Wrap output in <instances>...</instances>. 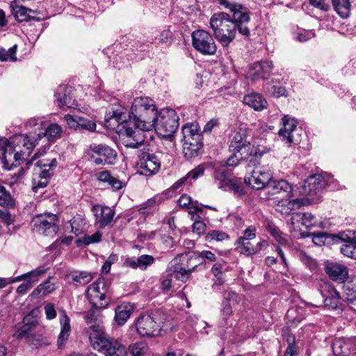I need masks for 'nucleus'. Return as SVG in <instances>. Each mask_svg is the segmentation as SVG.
I'll return each mask as SVG.
<instances>
[{
  "label": "nucleus",
  "mask_w": 356,
  "mask_h": 356,
  "mask_svg": "<svg viewBox=\"0 0 356 356\" xmlns=\"http://www.w3.org/2000/svg\"><path fill=\"white\" fill-rule=\"evenodd\" d=\"M156 115L154 101L147 97H138L129 111L119 107L106 115L105 122L106 127L119 134L122 145L136 149L145 142L144 131L154 128Z\"/></svg>",
  "instance_id": "nucleus-1"
},
{
  "label": "nucleus",
  "mask_w": 356,
  "mask_h": 356,
  "mask_svg": "<svg viewBox=\"0 0 356 356\" xmlns=\"http://www.w3.org/2000/svg\"><path fill=\"white\" fill-rule=\"evenodd\" d=\"M62 133V127L58 124L53 123L44 129L38 128V132L16 136L10 140L0 138V165L8 170H11L24 161L26 165H29L44 152V150L39 151L31 159H28L31 150L40 140L46 139L50 143H54L60 138Z\"/></svg>",
  "instance_id": "nucleus-2"
},
{
  "label": "nucleus",
  "mask_w": 356,
  "mask_h": 356,
  "mask_svg": "<svg viewBox=\"0 0 356 356\" xmlns=\"http://www.w3.org/2000/svg\"><path fill=\"white\" fill-rule=\"evenodd\" d=\"M260 195L265 200L277 199L276 210L282 214H289L309 203L308 199L299 197L298 192L284 179H272Z\"/></svg>",
  "instance_id": "nucleus-3"
},
{
  "label": "nucleus",
  "mask_w": 356,
  "mask_h": 356,
  "mask_svg": "<svg viewBox=\"0 0 356 356\" xmlns=\"http://www.w3.org/2000/svg\"><path fill=\"white\" fill-rule=\"evenodd\" d=\"M229 149L232 155L220 165L235 167L240 161H245L248 165L259 164L260 159L264 151L260 150L247 140V136L244 130L233 131L230 136Z\"/></svg>",
  "instance_id": "nucleus-4"
},
{
  "label": "nucleus",
  "mask_w": 356,
  "mask_h": 356,
  "mask_svg": "<svg viewBox=\"0 0 356 356\" xmlns=\"http://www.w3.org/2000/svg\"><path fill=\"white\" fill-rule=\"evenodd\" d=\"M249 22H237L226 13H215L210 19V26L216 40L223 47H227L235 38L236 31L245 39L249 38Z\"/></svg>",
  "instance_id": "nucleus-5"
},
{
  "label": "nucleus",
  "mask_w": 356,
  "mask_h": 356,
  "mask_svg": "<svg viewBox=\"0 0 356 356\" xmlns=\"http://www.w3.org/2000/svg\"><path fill=\"white\" fill-rule=\"evenodd\" d=\"M108 290L104 279L100 278L88 286L87 296L92 304V308L84 313V319L89 327L92 325H102L101 309L106 307Z\"/></svg>",
  "instance_id": "nucleus-6"
},
{
  "label": "nucleus",
  "mask_w": 356,
  "mask_h": 356,
  "mask_svg": "<svg viewBox=\"0 0 356 356\" xmlns=\"http://www.w3.org/2000/svg\"><path fill=\"white\" fill-rule=\"evenodd\" d=\"M163 314L159 309L140 315L136 321L137 332L141 337H154L159 334Z\"/></svg>",
  "instance_id": "nucleus-7"
},
{
  "label": "nucleus",
  "mask_w": 356,
  "mask_h": 356,
  "mask_svg": "<svg viewBox=\"0 0 356 356\" xmlns=\"http://www.w3.org/2000/svg\"><path fill=\"white\" fill-rule=\"evenodd\" d=\"M179 116L171 108H163L157 113L154 128L161 138H170L179 127Z\"/></svg>",
  "instance_id": "nucleus-8"
},
{
  "label": "nucleus",
  "mask_w": 356,
  "mask_h": 356,
  "mask_svg": "<svg viewBox=\"0 0 356 356\" xmlns=\"http://www.w3.org/2000/svg\"><path fill=\"white\" fill-rule=\"evenodd\" d=\"M47 270L48 268L44 266H40L17 277L8 278L7 282L8 284H11L23 281L16 289V293L19 295H25Z\"/></svg>",
  "instance_id": "nucleus-9"
},
{
  "label": "nucleus",
  "mask_w": 356,
  "mask_h": 356,
  "mask_svg": "<svg viewBox=\"0 0 356 356\" xmlns=\"http://www.w3.org/2000/svg\"><path fill=\"white\" fill-rule=\"evenodd\" d=\"M58 217L54 213H42L32 220L33 229L40 234L53 237L58 230Z\"/></svg>",
  "instance_id": "nucleus-10"
},
{
  "label": "nucleus",
  "mask_w": 356,
  "mask_h": 356,
  "mask_svg": "<svg viewBox=\"0 0 356 356\" xmlns=\"http://www.w3.org/2000/svg\"><path fill=\"white\" fill-rule=\"evenodd\" d=\"M191 38L193 47L201 54L212 56L216 54L217 46L209 32L197 29L192 33Z\"/></svg>",
  "instance_id": "nucleus-11"
},
{
  "label": "nucleus",
  "mask_w": 356,
  "mask_h": 356,
  "mask_svg": "<svg viewBox=\"0 0 356 356\" xmlns=\"http://www.w3.org/2000/svg\"><path fill=\"white\" fill-rule=\"evenodd\" d=\"M163 156L168 157V155L159 152L143 155L137 163L138 172L146 177L156 174L160 169L161 163L163 162Z\"/></svg>",
  "instance_id": "nucleus-12"
},
{
  "label": "nucleus",
  "mask_w": 356,
  "mask_h": 356,
  "mask_svg": "<svg viewBox=\"0 0 356 356\" xmlns=\"http://www.w3.org/2000/svg\"><path fill=\"white\" fill-rule=\"evenodd\" d=\"M257 165H253L254 168L251 175L245 177L244 180L245 184L251 188L260 190L267 187L273 179V173L268 165L257 166Z\"/></svg>",
  "instance_id": "nucleus-13"
},
{
  "label": "nucleus",
  "mask_w": 356,
  "mask_h": 356,
  "mask_svg": "<svg viewBox=\"0 0 356 356\" xmlns=\"http://www.w3.org/2000/svg\"><path fill=\"white\" fill-rule=\"evenodd\" d=\"M91 160L97 165H113L115 163L117 152L105 144H93L90 146Z\"/></svg>",
  "instance_id": "nucleus-14"
},
{
  "label": "nucleus",
  "mask_w": 356,
  "mask_h": 356,
  "mask_svg": "<svg viewBox=\"0 0 356 356\" xmlns=\"http://www.w3.org/2000/svg\"><path fill=\"white\" fill-rule=\"evenodd\" d=\"M334 181V179L330 175H313L304 181L300 193L302 195H312L316 194L326 186L330 185Z\"/></svg>",
  "instance_id": "nucleus-15"
},
{
  "label": "nucleus",
  "mask_w": 356,
  "mask_h": 356,
  "mask_svg": "<svg viewBox=\"0 0 356 356\" xmlns=\"http://www.w3.org/2000/svg\"><path fill=\"white\" fill-rule=\"evenodd\" d=\"M89 340L93 349L103 350L111 340V337L105 332L102 325H92L89 328Z\"/></svg>",
  "instance_id": "nucleus-16"
},
{
  "label": "nucleus",
  "mask_w": 356,
  "mask_h": 356,
  "mask_svg": "<svg viewBox=\"0 0 356 356\" xmlns=\"http://www.w3.org/2000/svg\"><path fill=\"white\" fill-rule=\"evenodd\" d=\"M273 67V62L264 60L250 65L246 74V78L252 81L268 79Z\"/></svg>",
  "instance_id": "nucleus-17"
},
{
  "label": "nucleus",
  "mask_w": 356,
  "mask_h": 356,
  "mask_svg": "<svg viewBox=\"0 0 356 356\" xmlns=\"http://www.w3.org/2000/svg\"><path fill=\"white\" fill-rule=\"evenodd\" d=\"M319 291L324 298L325 306L329 309H337L339 307L340 294L329 282L321 281Z\"/></svg>",
  "instance_id": "nucleus-18"
},
{
  "label": "nucleus",
  "mask_w": 356,
  "mask_h": 356,
  "mask_svg": "<svg viewBox=\"0 0 356 356\" xmlns=\"http://www.w3.org/2000/svg\"><path fill=\"white\" fill-rule=\"evenodd\" d=\"M229 176V172L226 170L219 169L216 170L213 177L217 181L218 188L225 191H232L234 193L242 192V186L235 179H230Z\"/></svg>",
  "instance_id": "nucleus-19"
},
{
  "label": "nucleus",
  "mask_w": 356,
  "mask_h": 356,
  "mask_svg": "<svg viewBox=\"0 0 356 356\" xmlns=\"http://www.w3.org/2000/svg\"><path fill=\"white\" fill-rule=\"evenodd\" d=\"M282 127L279 130L278 134L282 140L288 144L298 143V140L294 136L297 131L296 120L286 115L282 118Z\"/></svg>",
  "instance_id": "nucleus-20"
},
{
  "label": "nucleus",
  "mask_w": 356,
  "mask_h": 356,
  "mask_svg": "<svg viewBox=\"0 0 356 356\" xmlns=\"http://www.w3.org/2000/svg\"><path fill=\"white\" fill-rule=\"evenodd\" d=\"M188 260V254L184 253L177 255L170 262L169 270L175 274V277L181 282H186L191 271L190 268L186 269L183 264Z\"/></svg>",
  "instance_id": "nucleus-21"
},
{
  "label": "nucleus",
  "mask_w": 356,
  "mask_h": 356,
  "mask_svg": "<svg viewBox=\"0 0 356 356\" xmlns=\"http://www.w3.org/2000/svg\"><path fill=\"white\" fill-rule=\"evenodd\" d=\"M91 209L95 217V224L100 228H104L112 222L115 212L110 207L95 205Z\"/></svg>",
  "instance_id": "nucleus-22"
},
{
  "label": "nucleus",
  "mask_w": 356,
  "mask_h": 356,
  "mask_svg": "<svg viewBox=\"0 0 356 356\" xmlns=\"http://www.w3.org/2000/svg\"><path fill=\"white\" fill-rule=\"evenodd\" d=\"M218 3L224 8L232 13V19L237 22H249L250 15L247 9L239 3L231 2L228 0H218Z\"/></svg>",
  "instance_id": "nucleus-23"
},
{
  "label": "nucleus",
  "mask_w": 356,
  "mask_h": 356,
  "mask_svg": "<svg viewBox=\"0 0 356 356\" xmlns=\"http://www.w3.org/2000/svg\"><path fill=\"white\" fill-rule=\"evenodd\" d=\"M325 271L332 280L340 283L344 282L348 276L347 268L337 263L326 262Z\"/></svg>",
  "instance_id": "nucleus-24"
},
{
  "label": "nucleus",
  "mask_w": 356,
  "mask_h": 356,
  "mask_svg": "<svg viewBox=\"0 0 356 356\" xmlns=\"http://www.w3.org/2000/svg\"><path fill=\"white\" fill-rule=\"evenodd\" d=\"M72 88L67 86H60L57 88L55 97L58 105L63 108H72L75 106L74 99L71 96Z\"/></svg>",
  "instance_id": "nucleus-25"
},
{
  "label": "nucleus",
  "mask_w": 356,
  "mask_h": 356,
  "mask_svg": "<svg viewBox=\"0 0 356 356\" xmlns=\"http://www.w3.org/2000/svg\"><path fill=\"white\" fill-rule=\"evenodd\" d=\"M299 222L307 229L316 227L318 224L316 216L311 213H296L289 220L293 229H296V223Z\"/></svg>",
  "instance_id": "nucleus-26"
},
{
  "label": "nucleus",
  "mask_w": 356,
  "mask_h": 356,
  "mask_svg": "<svg viewBox=\"0 0 356 356\" xmlns=\"http://www.w3.org/2000/svg\"><path fill=\"white\" fill-rule=\"evenodd\" d=\"M154 258L152 255L142 254L141 256L136 257H128L124 261L125 267L131 268L133 269L139 268L145 270L148 266H151L154 262Z\"/></svg>",
  "instance_id": "nucleus-27"
},
{
  "label": "nucleus",
  "mask_w": 356,
  "mask_h": 356,
  "mask_svg": "<svg viewBox=\"0 0 356 356\" xmlns=\"http://www.w3.org/2000/svg\"><path fill=\"white\" fill-rule=\"evenodd\" d=\"M202 147V136L193 137L191 136L188 140L184 138V153L187 158H192L197 155L199 150Z\"/></svg>",
  "instance_id": "nucleus-28"
},
{
  "label": "nucleus",
  "mask_w": 356,
  "mask_h": 356,
  "mask_svg": "<svg viewBox=\"0 0 356 356\" xmlns=\"http://www.w3.org/2000/svg\"><path fill=\"white\" fill-rule=\"evenodd\" d=\"M36 165L39 167V172H35L34 175L49 181L53 174L51 172L52 168L56 167L57 161L56 159H52L50 162H48V161L42 159L37 161Z\"/></svg>",
  "instance_id": "nucleus-29"
},
{
  "label": "nucleus",
  "mask_w": 356,
  "mask_h": 356,
  "mask_svg": "<svg viewBox=\"0 0 356 356\" xmlns=\"http://www.w3.org/2000/svg\"><path fill=\"white\" fill-rule=\"evenodd\" d=\"M134 311L133 305L128 302L118 305L115 309V321L119 325H124Z\"/></svg>",
  "instance_id": "nucleus-30"
},
{
  "label": "nucleus",
  "mask_w": 356,
  "mask_h": 356,
  "mask_svg": "<svg viewBox=\"0 0 356 356\" xmlns=\"http://www.w3.org/2000/svg\"><path fill=\"white\" fill-rule=\"evenodd\" d=\"M13 15L19 22H26L30 19L31 13H36L35 10L28 8L24 6L19 4L17 1H13L10 3Z\"/></svg>",
  "instance_id": "nucleus-31"
},
{
  "label": "nucleus",
  "mask_w": 356,
  "mask_h": 356,
  "mask_svg": "<svg viewBox=\"0 0 356 356\" xmlns=\"http://www.w3.org/2000/svg\"><path fill=\"white\" fill-rule=\"evenodd\" d=\"M243 102L255 111H261L266 108L268 105L266 99L259 93H251L245 95Z\"/></svg>",
  "instance_id": "nucleus-32"
},
{
  "label": "nucleus",
  "mask_w": 356,
  "mask_h": 356,
  "mask_svg": "<svg viewBox=\"0 0 356 356\" xmlns=\"http://www.w3.org/2000/svg\"><path fill=\"white\" fill-rule=\"evenodd\" d=\"M106 356H127V352L124 346L118 340L111 339L108 346L104 349Z\"/></svg>",
  "instance_id": "nucleus-33"
},
{
  "label": "nucleus",
  "mask_w": 356,
  "mask_h": 356,
  "mask_svg": "<svg viewBox=\"0 0 356 356\" xmlns=\"http://www.w3.org/2000/svg\"><path fill=\"white\" fill-rule=\"evenodd\" d=\"M96 177L99 181L107 183L114 190H120L125 186L124 182L112 176L111 174L107 170L98 172L96 175Z\"/></svg>",
  "instance_id": "nucleus-34"
},
{
  "label": "nucleus",
  "mask_w": 356,
  "mask_h": 356,
  "mask_svg": "<svg viewBox=\"0 0 356 356\" xmlns=\"http://www.w3.org/2000/svg\"><path fill=\"white\" fill-rule=\"evenodd\" d=\"M50 279L51 277H49L47 280L40 284L33 289L31 293V298L34 299L39 297L46 296L55 290V284L50 281Z\"/></svg>",
  "instance_id": "nucleus-35"
},
{
  "label": "nucleus",
  "mask_w": 356,
  "mask_h": 356,
  "mask_svg": "<svg viewBox=\"0 0 356 356\" xmlns=\"http://www.w3.org/2000/svg\"><path fill=\"white\" fill-rule=\"evenodd\" d=\"M60 321L61 330L57 341L58 346L59 348H60L67 340L71 329L70 318L65 312H63V315L60 316Z\"/></svg>",
  "instance_id": "nucleus-36"
},
{
  "label": "nucleus",
  "mask_w": 356,
  "mask_h": 356,
  "mask_svg": "<svg viewBox=\"0 0 356 356\" xmlns=\"http://www.w3.org/2000/svg\"><path fill=\"white\" fill-rule=\"evenodd\" d=\"M350 346V343L344 338H338L332 343V350L336 356H348Z\"/></svg>",
  "instance_id": "nucleus-37"
},
{
  "label": "nucleus",
  "mask_w": 356,
  "mask_h": 356,
  "mask_svg": "<svg viewBox=\"0 0 356 356\" xmlns=\"http://www.w3.org/2000/svg\"><path fill=\"white\" fill-rule=\"evenodd\" d=\"M333 6L337 13L343 18L349 16L350 12V3L349 0H332Z\"/></svg>",
  "instance_id": "nucleus-38"
},
{
  "label": "nucleus",
  "mask_w": 356,
  "mask_h": 356,
  "mask_svg": "<svg viewBox=\"0 0 356 356\" xmlns=\"http://www.w3.org/2000/svg\"><path fill=\"white\" fill-rule=\"evenodd\" d=\"M70 276L76 286L87 284L92 280V275L86 271L74 272Z\"/></svg>",
  "instance_id": "nucleus-39"
},
{
  "label": "nucleus",
  "mask_w": 356,
  "mask_h": 356,
  "mask_svg": "<svg viewBox=\"0 0 356 356\" xmlns=\"http://www.w3.org/2000/svg\"><path fill=\"white\" fill-rule=\"evenodd\" d=\"M238 248L240 250V252L246 256H251L257 254L259 252V249L254 248L250 241H244L243 239H238L237 241Z\"/></svg>",
  "instance_id": "nucleus-40"
},
{
  "label": "nucleus",
  "mask_w": 356,
  "mask_h": 356,
  "mask_svg": "<svg viewBox=\"0 0 356 356\" xmlns=\"http://www.w3.org/2000/svg\"><path fill=\"white\" fill-rule=\"evenodd\" d=\"M148 350L147 344L143 341L134 343L129 347V350L132 356H145Z\"/></svg>",
  "instance_id": "nucleus-41"
},
{
  "label": "nucleus",
  "mask_w": 356,
  "mask_h": 356,
  "mask_svg": "<svg viewBox=\"0 0 356 356\" xmlns=\"http://www.w3.org/2000/svg\"><path fill=\"white\" fill-rule=\"evenodd\" d=\"M17 45L15 44L8 50L0 47V60L1 61H16V51Z\"/></svg>",
  "instance_id": "nucleus-42"
},
{
  "label": "nucleus",
  "mask_w": 356,
  "mask_h": 356,
  "mask_svg": "<svg viewBox=\"0 0 356 356\" xmlns=\"http://www.w3.org/2000/svg\"><path fill=\"white\" fill-rule=\"evenodd\" d=\"M33 328L29 327L28 325H23L22 327L18 328L14 336L17 339H26L27 342L33 344L32 339L33 334L31 333Z\"/></svg>",
  "instance_id": "nucleus-43"
},
{
  "label": "nucleus",
  "mask_w": 356,
  "mask_h": 356,
  "mask_svg": "<svg viewBox=\"0 0 356 356\" xmlns=\"http://www.w3.org/2000/svg\"><path fill=\"white\" fill-rule=\"evenodd\" d=\"M182 134L184 138L190 139L191 136L199 137L201 136L198 125L197 124H186L182 127Z\"/></svg>",
  "instance_id": "nucleus-44"
},
{
  "label": "nucleus",
  "mask_w": 356,
  "mask_h": 356,
  "mask_svg": "<svg viewBox=\"0 0 356 356\" xmlns=\"http://www.w3.org/2000/svg\"><path fill=\"white\" fill-rule=\"evenodd\" d=\"M229 238V236L227 233L219 230H211L209 232L206 236V240L209 242L211 241L221 242L228 240Z\"/></svg>",
  "instance_id": "nucleus-45"
},
{
  "label": "nucleus",
  "mask_w": 356,
  "mask_h": 356,
  "mask_svg": "<svg viewBox=\"0 0 356 356\" xmlns=\"http://www.w3.org/2000/svg\"><path fill=\"white\" fill-rule=\"evenodd\" d=\"M0 205L6 207H11L14 205V200L10 193L0 185Z\"/></svg>",
  "instance_id": "nucleus-46"
},
{
  "label": "nucleus",
  "mask_w": 356,
  "mask_h": 356,
  "mask_svg": "<svg viewBox=\"0 0 356 356\" xmlns=\"http://www.w3.org/2000/svg\"><path fill=\"white\" fill-rule=\"evenodd\" d=\"M310 236H312L314 243L319 246L324 245L329 238H333L334 237V235L328 234L324 232H313L310 234Z\"/></svg>",
  "instance_id": "nucleus-47"
},
{
  "label": "nucleus",
  "mask_w": 356,
  "mask_h": 356,
  "mask_svg": "<svg viewBox=\"0 0 356 356\" xmlns=\"http://www.w3.org/2000/svg\"><path fill=\"white\" fill-rule=\"evenodd\" d=\"M71 232L76 235H79L83 227L84 222L80 216H74L70 220Z\"/></svg>",
  "instance_id": "nucleus-48"
},
{
  "label": "nucleus",
  "mask_w": 356,
  "mask_h": 356,
  "mask_svg": "<svg viewBox=\"0 0 356 356\" xmlns=\"http://www.w3.org/2000/svg\"><path fill=\"white\" fill-rule=\"evenodd\" d=\"M343 293L348 301L352 302L356 300V282L345 284Z\"/></svg>",
  "instance_id": "nucleus-49"
},
{
  "label": "nucleus",
  "mask_w": 356,
  "mask_h": 356,
  "mask_svg": "<svg viewBox=\"0 0 356 356\" xmlns=\"http://www.w3.org/2000/svg\"><path fill=\"white\" fill-rule=\"evenodd\" d=\"M206 169L205 164H200L195 167L194 169L189 171L186 175L188 179H191L193 180L197 179L198 177L203 175L204 172Z\"/></svg>",
  "instance_id": "nucleus-50"
},
{
  "label": "nucleus",
  "mask_w": 356,
  "mask_h": 356,
  "mask_svg": "<svg viewBox=\"0 0 356 356\" xmlns=\"http://www.w3.org/2000/svg\"><path fill=\"white\" fill-rule=\"evenodd\" d=\"M79 129L94 131L96 129V124L95 122L88 119L79 117Z\"/></svg>",
  "instance_id": "nucleus-51"
},
{
  "label": "nucleus",
  "mask_w": 356,
  "mask_h": 356,
  "mask_svg": "<svg viewBox=\"0 0 356 356\" xmlns=\"http://www.w3.org/2000/svg\"><path fill=\"white\" fill-rule=\"evenodd\" d=\"M341 252L348 257L356 259V248L348 242L344 241L341 247Z\"/></svg>",
  "instance_id": "nucleus-52"
},
{
  "label": "nucleus",
  "mask_w": 356,
  "mask_h": 356,
  "mask_svg": "<svg viewBox=\"0 0 356 356\" xmlns=\"http://www.w3.org/2000/svg\"><path fill=\"white\" fill-rule=\"evenodd\" d=\"M172 38V33L169 29L163 30L156 38L161 44H170Z\"/></svg>",
  "instance_id": "nucleus-53"
},
{
  "label": "nucleus",
  "mask_w": 356,
  "mask_h": 356,
  "mask_svg": "<svg viewBox=\"0 0 356 356\" xmlns=\"http://www.w3.org/2000/svg\"><path fill=\"white\" fill-rule=\"evenodd\" d=\"M340 238L352 244L356 248V232L347 231L340 234Z\"/></svg>",
  "instance_id": "nucleus-54"
},
{
  "label": "nucleus",
  "mask_w": 356,
  "mask_h": 356,
  "mask_svg": "<svg viewBox=\"0 0 356 356\" xmlns=\"http://www.w3.org/2000/svg\"><path fill=\"white\" fill-rule=\"evenodd\" d=\"M49 181H46V179L40 178V177H38L34 175L32 181V189L35 193H37L39 191V189L44 188V187H46Z\"/></svg>",
  "instance_id": "nucleus-55"
},
{
  "label": "nucleus",
  "mask_w": 356,
  "mask_h": 356,
  "mask_svg": "<svg viewBox=\"0 0 356 356\" xmlns=\"http://www.w3.org/2000/svg\"><path fill=\"white\" fill-rule=\"evenodd\" d=\"M102 233L96 232L92 235H86L83 238V242L85 245H90L95 243H99L102 240Z\"/></svg>",
  "instance_id": "nucleus-56"
},
{
  "label": "nucleus",
  "mask_w": 356,
  "mask_h": 356,
  "mask_svg": "<svg viewBox=\"0 0 356 356\" xmlns=\"http://www.w3.org/2000/svg\"><path fill=\"white\" fill-rule=\"evenodd\" d=\"M0 220L9 226L14 222L15 217L7 209H0Z\"/></svg>",
  "instance_id": "nucleus-57"
},
{
  "label": "nucleus",
  "mask_w": 356,
  "mask_h": 356,
  "mask_svg": "<svg viewBox=\"0 0 356 356\" xmlns=\"http://www.w3.org/2000/svg\"><path fill=\"white\" fill-rule=\"evenodd\" d=\"M315 35L313 30H302L297 34L296 39L300 42H307Z\"/></svg>",
  "instance_id": "nucleus-58"
},
{
  "label": "nucleus",
  "mask_w": 356,
  "mask_h": 356,
  "mask_svg": "<svg viewBox=\"0 0 356 356\" xmlns=\"http://www.w3.org/2000/svg\"><path fill=\"white\" fill-rule=\"evenodd\" d=\"M65 122L70 129H79V117L66 115L64 117Z\"/></svg>",
  "instance_id": "nucleus-59"
},
{
  "label": "nucleus",
  "mask_w": 356,
  "mask_h": 356,
  "mask_svg": "<svg viewBox=\"0 0 356 356\" xmlns=\"http://www.w3.org/2000/svg\"><path fill=\"white\" fill-rule=\"evenodd\" d=\"M197 256L201 259L209 262L215 261L216 259L215 254L209 250H203L202 252H198Z\"/></svg>",
  "instance_id": "nucleus-60"
},
{
  "label": "nucleus",
  "mask_w": 356,
  "mask_h": 356,
  "mask_svg": "<svg viewBox=\"0 0 356 356\" xmlns=\"http://www.w3.org/2000/svg\"><path fill=\"white\" fill-rule=\"evenodd\" d=\"M272 95L275 97L287 96V91L285 87L280 86H273L271 90Z\"/></svg>",
  "instance_id": "nucleus-61"
},
{
  "label": "nucleus",
  "mask_w": 356,
  "mask_h": 356,
  "mask_svg": "<svg viewBox=\"0 0 356 356\" xmlns=\"http://www.w3.org/2000/svg\"><path fill=\"white\" fill-rule=\"evenodd\" d=\"M256 236V229L251 226L245 229L243 232V236H240L238 239H243L244 241H250L254 238Z\"/></svg>",
  "instance_id": "nucleus-62"
},
{
  "label": "nucleus",
  "mask_w": 356,
  "mask_h": 356,
  "mask_svg": "<svg viewBox=\"0 0 356 356\" xmlns=\"http://www.w3.org/2000/svg\"><path fill=\"white\" fill-rule=\"evenodd\" d=\"M205 229L206 225L203 221L197 220H195L193 225V229L194 233H196L197 235L200 236L205 232Z\"/></svg>",
  "instance_id": "nucleus-63"
},
{
  "label": "nucleus",
  "mask_w": 356,
  "mask_h": 356,
  "mask_svg": "<svg viewBox=\"0 0 356 356\" xmlns=\"http://www.w3.org/2000/svg\"><path fill=\"white\" fill-rule=\"evenodd\" d=\"M23 323L31 328H33L38 324V319L33 315L32 312H31L24 316Z\"/></svg>",
  "instance_id": "nucleus-64"
}]
</instances>
